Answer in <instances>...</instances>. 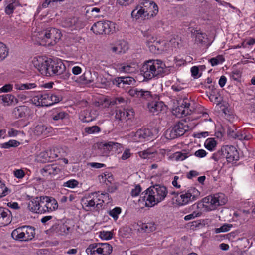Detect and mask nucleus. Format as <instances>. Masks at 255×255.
Segmentation results:
<instances>
[{
  "instance_id": "obj_1",
  "label": "nucleus",
  "mask_w": 255,
  "mask_h": 255,
  "mask_svg": "<svg viewBox=\"0 0 255 255\" xmlns=\"http://www.w3.org/2000/svg\"><path fill=\"white\" fill-rule=\"evenodd\" d=\"M167 194L168 190L165 186L155 184L142 192L139 201L144 202L146 207H152L163 201Z\"/></svg>"
},
{
  "instance_id": "obj_2",
  "label": "nucleus",
  "mask_w": 255,
  "mask_h": 255,
  "mask_svg": "<svg viewBox=\"0 0 255 255\" xmlns=\"http://www.w3.org/2000/svg\"><path fill=\"white\" fill-rule=\"evenodd\" d=\"M158 12V7L153 1L149 0H141L135 8L131 12L133 18H140L148 19L154 17Z\"/></svg>"
},
{
  "instance_id": "obj_3",
  "label": "nucleus",
  "mask_w": 255,
  "mask_h": 255,
  "mask_svg": "<svg viewBox=\"0 0 255 255\" xmlns=\"http://www.w3.org/2000/svg\"><path fill=\"white\" fill-rule=\"evenodd\" d=\"M165 64L160 60H149L144 62L140 68V74L147 80L164 72Z\"/></svg>"
},
{
  "instance_id": "obj_4",
  "label": "nucleus",
  "mask_w": 255,
  "mask_h": 255,
  "mask_svg": "<svg viewBox=\"0 0 255 255\" xmlns=\"http://www.w3.org/2000/svg\"><path fill=\"white\" fill-rule=\"evenodd\" d=\"M38 42L43 46H52L55 44L61 38L60 31L55 28H49L36 34Z\"/></svg>"
},
{
  "instance_id": "obj_5",
  "label": "nucleus",
  "mask_w": 255,
  "mask_h": 255,
  "mask_svg": "<svg viewBox=\"0 0 255 255\" xmlns=\"http://www.w3.org/2000/svg\"><path fill=\"white\" fill-rule=\"evenodd\" d=\"M52 62H54V60L51 59L44 60L40 58L39 60H37L36 62H34V66L42 75L52 76H53V70H54Z\"/></svg>"
},
{
  "instance_id": "obj_6",
  "label": "nucleus",
  "mask_w": 255,
  "mask_h": 255,
  "mask_svg": "<svg viewBox=\"0 0 255 255\" xmlns=\"http://www.w3.org/2000/svg\"><path fill=\"white\" fill-rule=\"evenodd\" d=\"M188 127L181 122H179L166 131V137L168 139H174L183 135L187 131Z\"/></svg>"
},
{
  "instance_id": "obj_7",
  "label": "nucleus",
  "mask_w": 255,
  "mask_h": 255,
  "mask_svg": "<svg viewBox=\"0 0 255 255\" xmlns=\"http://www.w3.org/2000/svg\"><path fill=\"white\" fill-rule=\"evenodd\" d=\"M112 25L113 23L109 21H100L93 24L91 30L96 34H108L111 31Z\"/></svg>"
},
{
  "instance_id": "obj_8",
  "label": "nucleus",
  "mask_w": 255,
  "mask_h": 255,
  "mask_svg": "<svg viewBox=\"0 0 255 255\" xmlns=\"http://www.w3.org/2000/svg\"><path fill=\"white\" fill-rule=\"evenodd\" d=\"M53 65V76H60V78L66 80L67 79L71 74L66 70V66L61 60H54L52 62Z\"/></svg>"
},
{
  "instance_id": "obj_9",
  "label": "nucleus",
  "mask_w": 255,
  "mask_h": 255,
  "mask_svg": "<svg viewBox=\"0 0 255 255\" xmlns=\"http://www.w3.org/2000/svg\"><path fill=\"white\" fill-rule=\"evenodd\" d=\"M81 202L83 207L84 206L93 207L95 205L96 207H98L99 205L101 207L104 203L103 200H100L98 198L96 193H91V195L83 197Z\"/></svg>"
},
{
  "instance_id": "obj_10",
  "label": "nucleus",
  "mask_w": 255,
  "mask_h": 255,
  "mask_svg": "<svg viewBox=\"0 0 255 255\" xmlns=\"http://www.w3.org/2000/svg\"><path fill=\"white\" fill-rule=\"evenodd\" d=\"M198 192L197 190L195 188H191L185 193L181 194L177 198L176 203L179 206H183L190 201H194L196 199L195 193Z\"/></svg>"
},
{
  "instance_id": "obj_11",
  "label": "nucleus",
  "mask_w": 255,
  "mask_h": 255,
  "mask_svg": "<svg viewBox=\"0 0 255 255\" xmlns=\"http://www.w3.org/2000/svg\"><path fill=\"white\" fill-rule=\"evenodd\" d=\"M203 202L214 206H223L227 202V198L224 194L220 193L205 197Z\"/></svg>"
},
{
  "instance_id": "obj_12",
  "label": "nucleus",
  "mask_w": 255,
  "mask_h": 255,
  "mask_svg": "<svg viewBox=\"0 0 255 255\" xmlns=\"http://www.w3.org/2000/svg\"><path fill=\"white\" fill-rule=\"evenodd\" d=\"M128 49V43L124 40H119L115 43H110L108 49L109 51L116 54L125 53Z\"/></svg>"
},
{
  "instance_id": "obj_13",
  "label": "nucleus",
  "mask_w": 255,
  "mask_h": 255,
  "mask_svg": "<svg viewBox=\"0 0 255 255\" xmlns=\"http://www.w3.org/2000/svg\"><path fill=\"white\" fill-rule=\"evenodd\" d=\"M175 111L178 116H185L191 114L192 108H191L189 100L187 98L184 99L181 105L176 108Z\"/></svg>"
},
{
  "instance_id": "obj_14",
  "label": "nucleus",
  "mask_w": 255,
  "mask_h": 255,
  "mask_svg": "<svg viewBox=\"0 0 255 255\" xmlns=\"http://www.w3.org/2000/svg\"><path fill=\"white\" fill-rule=\"evenodd\" d=\"M224 146L225 158L228 162H232L239 160L238 152L234 146L224 145Z\"/></svg>"
},
{
  "instance_id": "obj_15",
  "label": "nucleus",
  "mask_w": 255,
  "mask_h": 255,
  "mask_svg": "<svg viewBox=\"0 0 255 255\" xmlns=\"http://www.w3.org/2000/svg\"><path fill=\"white\" fill-rule=\"evenodd\" d=\"M149 112L153 115H157L166 109V106L162 101H152L147 104Z\"/></svg>"
},
{
  "instance_id": "obj_16",
  "label": "nucleus",
  "mask_w": 255,
  "mask_h": 255,
  "mask_svg": "<svg viewBox=\"0 0 255 255\" xmlns=\"http://www.w3.org/2000/svg\"><path fill=\"white\" fill-rule=\"evenodd\" d=\"M120 145L118 143L111 141L102 142L99 145V149L103 156H108L111 150H117Z\"/></svg>"
},
{
  "instance_id": "obj_17",
  "label": "nucleus",
  "mask_w": 255,
  "mask_h": 255,
  "mask_svg": "<svg viewBox=\"0 0 255 255\" xmlns=\"http://www.w3.org/2000/svg\"><path fill=\"white\" fill-rule=\"evenodd\" d=\"M51 127H48L46 125L40 123L35 126L33 128V132L36 135H47L51 131Z\"/></svg>"
},
{
  "instance_id": "obj_18",
  "label": "nucleus",
  "mask_w": 255,
  "mask_h": 255,
  "mask_svg": "<svg viewBox=\"0 0 255 255\" xmlns=\"http://www.w3.org/2000/svg\"><path fill=\"white\" fill-rule=\"evenodd\" d=\"M152 135V134L149 129H140L135 133L134 139L137 141H142L143 139H148Z\"/></svg>"
},
{
  "instance_id": "obj_19",
  "label": "nucleus",
  "mask_w": 255,
  "mask_h": 255,
  "mask_svg": "<svg viewBox=\"0 0 255 255\" xmlns=\"http://www.w3.org/2000/svg\"><path fill=\"white\" fill-rule=\"evenodd\" d=\"M137 225L139 226L138 231L142 233H150L156 229V225L153 222L140 223V224L138 223Z\"/></svg>"
},
{
  "instance_id": "obj_20",
  "label": "nucleus",
  "mask_w": 255,
  "mask_h": 255,
  "mask_svg": "<svg viewBox=\"0 0 255 255\" xmlns=\"http://www.w3.org/2000/svg\"><path fill=\"white\" fill-rule=\"evenodd\" d=\"M6 210H0V220H1V224L3 226H6L10 224L11 222V212L8 208H4Z\"/></svg>"
},
{
  "instance_id": "obj_21",
  "label": "nucleus",
  "mask_w": 255,
  "mask_h": 255,
  "mask_svg": "<svg viewBox=\"0 0 255 255\" xmlns=\"http://www.w3.org/2000/svg\"><path fill=\"white\" fill-rule=\"evenodd\" d=\"M28 109L26 106H21L15 108L12 111V115L16 119L24 118Z\"/></svg>"
},
{
  "instance_id": "obj_22",
  "label": "nucleus",
  "mask_w": 255,
  "mask_h": 255,
  "mask_svg": "<svg viewBox=\"0 0 255 255\" xmlns=\"http://www.w3.org/2000/svg\"><path fill=\"white\" fill-rule=\"evenodd\" d=\"M23 231L24 232L25 241L31 240L34 238L35 233V228L30 226H22Z\"/></svg>"
},
{
  "instance_id": "obj_23",
  "label": "nucleus",
  "mask_w": 255,
  "mask_h": 255,
  "mask_svg": "<svg viewBox=\"0 0 255 255\" xmlns=\"http://www.w3.org/2000/svg\"><path fill=\"white\" fill-rule=\"evenodd\" d=\"M24 232L23 231L22 227H19L14 230L11 233V237L15 240L20 241H25Z\"/></svg>"
},
{
  "instance_id": "obj_24",
  "label": "nucleus",
  "mask_w": 255,
  "mask_h": 255,
  "mask_svg": "<svg viewBox=\"0 0 255 255\" xmlns=\"http://www.w3.org/2000/svg\"><path fill=\"white\" fill-rule=\"evenodd\" d=\"M192 35L195 37V41L197 44L203 43L204 39L207 36L205 33L201 32L199 30H197L192 31Z\"/></svg>"
},
{
  "instance_id": "obj_25",
  "label": "nucleus",
  "mask_w": 255,
  "mask_h": 255,
  "mask_svg": "<svg viewBox=\"0 0 255 255\" xmlns=\"http://www.w3.org/2000/svg\"><path fill=\"white\" fill-rule=\"evenodd\" d=\"M41 106L48 107L52 105V102H50V93L45 92L41 94Z\"/></svg>"
},
{
  "instance_id": "obj_26",
  "label": "nucleus",
  "mask_w": 255,
  "mask_h": 255,
  "mask_svg": "<svg viewBox=\"0 0 255 255\" xmlns=\"http://www.w3.org/2000/svg\"><path fill=\"white\" fill-rule=\"evenodd\" d=\"M86 253L87 255H102V249L101 247L91 245L86 250Z\"/></svg>"
},
{
  "instance_id": "obj_27",
  "label": "nucleus",
  "mask_w": 255,
  "mask_h": 255,
  "mask_svg": "<svg viewBox=\"0 0 255 255\" xmlns=\"http://www.w3.org/2000/svg\"><path fill=\"white\" fill-rule=\"evenodd\" d=\"M1 97L5 106L11 105L14 100L16 101V103L18 102V100L12 94H7L3 95Z\"/></svg>"
},
{
  "instance_id": "obj_28",
  "label": "nucleus",
  "mask_w": 255,
  "mask_h": 255,
  "mask_svg": "<svg viewBox=\"0 0 255 255\" xmlns=\"http://www.w3.org/2000/svg\"><path fill=\"white\" fill-rule=\"evenodd\" d=\"M150 51L154 54H158L162 50L160 42L159 40L153 41V43L147 45Z\"/></svg>"
},
{
  "instance_id": "obj_29",
  "label": "nucleus",
  "mask_w": 255,
  "mask_h": 255,
  "mask_svg": "<svg viewBox=\"0 0 255 255\" xmlns=\"http://www.w3.org/2000/svg\"><path fill=\"white\" fill-rule=\"evenodd\" d=\"M94 79L92 77L91 73L90 71H86L82 76H81V85L84 84L87 85L93 82Z\"/></svg>"
},
{
  "instance_id": "obj_30",
  "label": "nucleus",
  "mask_w": 255,
  "mask_h": 255,
  "mask_svg": "<svg viewBox=\"0 0 255 255\" xmlns=\"http://www.w3.org/2000/svg\"><path fill=\"white\" fill-rule=\"evenodd\" d=\"M135 64L132 65L124 64L119 66L118 69L120 72L125 73H132L135 70Z\"/></svg>"
},
{
  "instance_id": "obj_31",
  "label": "nucleus",
  "mask_w": 255,
  "mask_h": 255,
  "mask_svg": "<svg viewBox=\"0 0 255 255\" xmlns=\"http://www.w3.org/2000/svg\"><path fill=\"white\" fill-rule=\"evenodd\" d=\"M43 170L48 173L49 175L56 174L60 172V169L54 165H49L46 166Z\"/></svg>"
},
{
  "instance_id": "obj_32",
  "label": "nucleus",
  "mask_w": 255,
  "mask_h": 255,
  "mask_svg": "<svg viewBox=\"0 0 255 255\" xmlns=\"http://www.w3.org/2000/svg\"><path fill=\"white\" fill-rule=\"evenodd\" d=\"M20 144V142L15 140H10L7 142L1 144V147L8 149L11 147H16Z\"/></svg>"
},
{
  "instance_id": "obj_33",
  "label": "nucleus",
  "mask_w": 255,
  "mask_h": 255,
  "mask_svg": "<svg viewBox=\"0 0 255 255\" xmlns=\"http://www.w3.org/2000/svg\"><path fill=\"white\" fill-rule=\"evenodd\" d=\"M111 104V101L109 102L108 99L106 98H102L99 99V101L95 103V105L97 107H99L102 108H105L109 107Z\"/></svg>"
},
{
  "instance_id": "obj_34",
  "label": "nucleus",
  "mask_w": 255,
  "mask_h": 255,
  "mask_svg": "<svg viewBox=\"0 0 255 255\" xmlns=\"http://www.w3.org/2000/svg\"><path fill=\"white\" fill-rule=\"evenodd\" d=\"M65 23L67 24L65 26L72 27L75 26V28H78L79 27V23L78 18L76 17H72L67 19L65 20Z\"/></svg>"
},
{
  "instance_id": "obj_35",
  "label": "nucleus",
  "mask_w": 255,
  "mask_h": 255,
  "mask_svg": "<svg viewBox=\"0 0 255 255\" xmlns=\"http://www.w3.org/2000/svg\"><path fill=\"white\" fill-rule=\"evenodd\" d=\"M216 144V141L214 138H210L206 140L204 146L208 150L212 151L215 149Z\"/></svg>"
},
{
  "instance_id": "obj_36",
  "label": "nucleus",
  "mask_w": 255,
  "mask_h": 255,
  "mask_svg": "<svg viewBox=\"0 0 255 255\" xmlns=\"http://www.w3.org/2000/svg\"><path fill=\"white\" fill-rule=\"evenodd\" d=\"M8 51L6 45L2 42H0V61L4 59L8 55Z\"/></svg>"
},
{
  "instance_id": "obj_37",
  "label": "nucleus",
  "mask_w": 255,
  "mask_h": 255,
  "mask_svg": "<svg viewBox=\"0 0 255 255\" xmlns=\"http://www.w3.org/2000/svg\"><path fill=\"white\" fill-rule=\"evenodd\" d=\"M224 146H223L219 150L216 152L214 153L212 156V158L214 159L215 161H218L220 159H221L223 158H225L224 154Z\"/></svg>"
},
{
  "instance_id": "obj_38",
  "label": "nucleus",
  "mask_w": 255,
  "mask_h": 255,
  "mask_svg": "<svg viewBox=\"0 0 255 255\" xmlns=\"http://www.w3.org/2000/svg\"><path fill=\"white\" fill-rule=\"evenodd\" d=\"M224 60L225 59L223 56L221 55H219L216 57H214L209 59V62L210 63L212 66H214L219 64L222 63Z\"/></svg>"
},
{
  "instance_id": "obj_39",
  "label": "nucleus",
  "mask_w": 255,
  "mask_h": 255,
  "mask_svg": "<svg viewBox=\"0 0 255 255\" xmlns=\"http://www.w3.org/2000/svg\"><path fill=\"white\" fill-rule=\"evenodd\" d=\"M138 98L149 100L152 99V95L150 91L140 89Z\"/></svg>"
},
{
  "instance_id": "obj_40",
  "label": "nucleus",
  "mask_w": 255,
  "mask_h": 255,
  "mask_svg": "<svg viewBox=\"0 0 255 255\" xmlns=\"http://www.w3.org/2000/svg\"><path fill=\"white\" fill-rule=\"evenodd\" d=\"M143 36L146 38L147 45L156 41L154 37L152 35L149 30L142 31Z\"/></svg>"
},
{
  "instance_id": "obj_41",
  "label": "nucleus",
  "mask_w": 255,
  "mask_h": 255,
  "mask_svg": "<svg viewBox=\"0 0 255 255\" xmlns=\"http://www.w3.org/2000/svg\"><path fill=\"white\" fill-rule=\"evenodd\" d=\"M102 255H109L112 252V246L107 243L101 245Z\"/></svg>"
},
{
  "instance_id": "obj_42",
  "label": "nucleus",
  "mask_w": 255,
  "mask_h": 255,
  "mask_svg": "<svg viewBox=\"0 0 255 255\" xmlns=\"http://www.w3.org/2000/svg\"><path fill=\"white\" fill-rule=\"evenodd\" d=\"M36 87V85L35 83H25L21 85L16 84L15 88L17 90H25V89H30Z\"/></svg>"
},
{
  "instance_id": "obj_43",
  "label": "nucleus",
  "mask_w": 255,
  "mask_h": 255,
  "mask_svg": "<svg viewBox=\"0 0 255 255\" xmlns=\"http://www.w3.org/2000/svg\"><path fill=\"white\" fill-rule=\"evenodd\" d=\"M39 204L38 207H49L47 202L51 201L49 199V196H43L39 197Z\"/></svg>"
},
{
  "instance_id": "obj_44",
  "label": "nucleus",
  "mask_w": 255,
  "mask_h": 255,
  "mask_svg": "<svg viewBox=\"0 0 255 255\" xmlns=\"http://www.w3.org/2000/svg\"><path fill=\"white\" fill-rule=\"evenodd\" d=\"M115 118L119 121H123L126 119V112L125 110L119 109L116 111Z\"/></svg>"
},
{
  "instance_id": "obj_45",
  "label": "nucleus",
  "mask_w": 255,
  "mask_h": 255,
  "mask_svg": "<svg viewBox=\"0 0 255 255\" xmlns=\"http://www.w3.org/2000/svg\"><path fill=\"white\" fill-rule=\"evenodd\" d=\"M233 227L231 224H224L221 227L215 229V233H219L221 232H226L229 231L230 229Z\"/></svg>"
},
{
  "instance_id": "obj_46",
  "label": "nucleus",
  "mask_w": 255,
  "mask_h": 255,
  "mask_svg": "<svg viewBox=\"0 0 255 255\" xmlns=\"http://www.w3.org/2000/svg\"><path fill=\"white\" fill-rule=\"evenodd\" d=\"M121 213V208H113L108 211L109 215L111 216L115 221L118 218V215Z\"/></svg>"
},
{
  "instance_id": "obj_47",
  "label": "nucleus",
  "mask_w": 255,
  "mask_h": 255,
  "mask_svg": "<svg viewBox=\"0 0 255 255\" xmlns=\"http://www.w3.org/2000/svg\"><path fill=\"white\" fill-rule=\"evenodd\" d=\"M100 128L98 126H93L92 127H86L84 129V131L88 134H93L99 132Z\"/></svg>"
},
{
  "instance_id": "obj_48",
  "label": "nucleus",
  "mask_w": 255,
  "mask_h": 255,
  "mask_svg": "<svg viewBox=\"0 0 255 255\" xmlns=\"http://www.w3.org/2000/svg\"><path fill=\"white\" fill-rule=\"evenodd\" d=\"M153 154L154 152H151L150 149L143 150L139 153V156L143 159L152 158Z\"/></svg>"
},
{
  "instance_id": "obj_49",
  "label": "nucleus",
  "mask_w": 255,
  "mask_h": 255,
  "mask_svg": "<svg viewBox=\"0 0 255 255\" xmlns=\"http://www.w3.org/2000/svg\"><path fill=\"white\" fill-rule=\"evenodd\" d=\"M79 184V182L78 181L71 179L67 181L66 182H64L63 184L64 187H67L71 188H74L75 187L77 186Z\"/></svg>"
},
{
  "instance_id": "obj_50",
  "label": "nucleus",
  "mask_w": 255,
  "mask_h": 255,
  "mask_svg": "<svg viewBox=\"0 0 255 255\" xmlns=\"http://www.w3.org/2000/svg\"><path fill=\"white\" fill-rule=\"evenodd\" d=\"M56 208H29L30 210L32 212L36 213H44L46 212H50L53 211L55 210Z\"/></svg>"
},
{
  "instance_id": "obj_51",
  "label": "nucleus",
  "mask_w": 255,
  "mask_h": 255,
  "mask_svg": "<svg viewBox=\"0 0 255 255\" xmlns=\"http://www.w3.org/2000/svg\"><path fill=\"white\" fill-rule=\"evenodd\" d=\"M188 153L178 152L174 154V157L176 160L183 161L188 157Z\"/></svg>"
},
{
  "instance_id": "obj_52",
  "label": "nucleus",
  "mask_w": 255,
  "mask_h": 255,
  "mask_svg": "<svg viewBox=\"0 0 255 255\" xmlns=\"http://www.w3.org/2000/svg\"><path fill=\"white\" fill-rule=\"evenodd\" d=\"M8 192V189L0 180V198L6 196Z\"/></svg>"
},
{
  "instance_id": "obj_53",
  "label": "nucleus",
  "mask_w": 255,
  "mask_h": 255,
  "mask_svg": "<svg viewBox=\"0 0 255 255\" xmlns=\"http://www.w3.org/2000/svg\"><path fill=\"white\" fill-rule=\"evenodd\" d=\"M113 234L111 231H102L100 232V237L105 240H110L113 237Z\"/></svg>"
},
{
  "instance_id": "obj_54",
  "label": "nucleus",
  "mask_w": 255,
  "mask_h": 255,
  "mask_svg": "<svg viewBox=\"0 0 255 255\" xmlns=\"http://www.w3.org/2000/svg\"><path fill=\"white\" fill-rule=\"evenodd\" d=\"M122 87H123L124 85L125 84L132 85L135 82V80L132 77H122Z\"/></svg>"
},
{
  "instance_id": "obj_55",
  "label": "nucleus",
  "mask_w": 255,
  "mask_h": 255,
  "mask_svg": "<svg viewBox=\"0 0 255 255\" xmlns=\"http://www.w3.org/2000/svg\"><path fill=\"white\" fill-rule=\"evenodd\" d=\"M141 192V187L139 185H136L134 188L131 190V195L132 197L137 196Z\"/></svg>"
},
{
  "instance_id": "obj_56",
  "label": "nucleus",
  "mask_w": 255,
  "mask_h": 255,
  "mask_svg": "<svg viewBox=\"0 0 255 255\" xmlns=\"http://www.w3.org/2000/svg\"><path fill=\"white\" fill-rule=\"evenodd\" d=\"M68 114L64 112H60L56 115H54L52 117L53 119L55 121L62 120L64 119Z\"/></svg>"
},
{
  "instance_id": "obj_57",
  "label": "nucleus",
  "mask_w": 255,
  "mask_h": 255,
  "mask_svg": "<svg viewBox=\"0 0 255 255\" xmlns=\"http://www.w3.org/2000/svg\"><path fill=\"white\" fill-rule=\"evenodd\" d=\"M15 8V6L13 3H9L5 8V12L7 15L12 14Z\"/></svg>"
},
{
  "instance_id": "obj_58",
  "label": "nucleus",
  "mask_w": 255,
  "mask_h": 255,
  "mask_svg": "<svg viewBox=\"0 0 255 255\" xmlns=\"http://www.w3.org/2000/svg\"><path fill=\"white\" fill-rule=\"evenodd\" d=\"M140 90V89L138 88H132L130 89L128 93L131 96L138 98Z\"/></svg>"
},
{
  "instance_id": "obj_59",
  "label": "nucleus",
  "mask_w": 255,
  "mask_h": 255,
  "mask_svg": "<svg viewBox=\"0 0 255 255\" xmlns=\"http://www.w3.org/2000/svg\"><path fill=\"white\" fill-rule=\"evenodd\" d=\"M14 175L16 178L22 179L25 176V172L22 169H16L14 171Z\"/></svg>"
},
{
  "instance_id": "obj_60",
  "label": "nucleus",
  "mask_w": 255,
  "mask_h": 255,
  "mask_svg": "<svg viewBox=\"0 0 255 255\" xmlns=\"http://www.w3.org/2000/svg\"><path fill=\"white\" fill-rule=\"evenodd\" d=\"M61 100V98L59 95L52 94L50 93V102H52V105L58 103Z\"/></svg>"
},
{
  "instance_id": "obj_61",
  "label": "nucleus",
  "mask_w": 255,
  "mask_h": 255,
  "mask_svg": "<svg viewBox=\"0 0 255 255\" xmlns=\"http://www.w3.org/2000/svg\"><path fill=\"white\" fill-rule=\"evenodd\" d=\"M12 90V85L8 84L4 85L2 88H0V93L1 92H8Z\"/></svg>"
},
{
  "instance_id": "obj_62",
  "label": "nucleus",
  "mask_w": 255,
  "mask_h": 255,
  "mask_svg": "<svg viewBox=\"0 0 255 255\" xmlns=\"http://www.w3.org/2000/svg\"><path fill=\"white\" fill-rule=\"evenodd\" d=\"M195 156L199 158H203L206 156L207 152L204 149H199L194 153Z\"/></svg>"
},
{
  "instance_id": "obj_63",
  "label": "nucleus",
  "mask_w": 255,
  "mask_h": 255,
  "mask_svg": "<svg viewBox=\"0 0 255 255\" xmlns=\"http://www.w3.org/2000/svg\"><path fill=\"white\" fill-rule=\"evenodd\" d=\"M206 221L205 220H198V221H195L192 222L193 223V226H195V227L198 228H202L204 227L205 224H206Z\"/></svg>"
},
{
  "instance_id": "obj_64",
  "label": "nucleus",
  "mask_w": 255,
  "mask_h": 255,
  "mask_svg": "<svg viewBox=\"0 0 255 255\" xmlns=\"http://www.w3.org/2000/svg\"><path fill=\"white\" fill-rule=\"evenodd\" d=\"M125 101V99L122 97H117L114 100L111 101V104L112 105H117L122 103H124Z\"/></svg>"
}]
</instances>
